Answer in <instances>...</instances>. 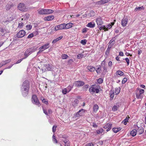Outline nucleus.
Returning a JSON list of instances; mask_svg holds the SVG:
<instances>
[{"label":"nucleus","mask_w":146,"mask_h":146,"mask_svg":"<svg viewBox=\"0 0 146 146\" xmlns=\"http://www.w3.org/2000/svg\"><path fill=\"white\" fill-rule=\"evenodd\" d=\"M67 89L65 88L62 90V92L63 94H66L67 92H68V91L67 90Z\"/></svg>","instance_id":"nucleus-40"},{"label":"nucleus","mask_w":146,"mask_h":146,"mask_svg":"<svg viewBox=\"0 0 146 146\" xmlns=\"http://www.w3.org/2000/svg\"><path fill=\"white\" fill-rule=\"evenodd\" d=\"M68 57V56L66 54H63L62 56V58L63 59H66Z\"/></svg>","instance_id":"nucleus-47"},{"label":"nucleus","mask_w":146,"mask_h":146,"mask_svg":"<svg viewBox=\"0 0 146 146\" xmlns=\"http://www.w3.org/2000/svg\"><path fill=\"white\" fill-rule=\"evenodd\" d=\"M112 130L114 133H116L120 131L121 130V128L120 127L118 128H114L112 129Z\"/></svg>","instance_id":"nucleus-26"},{"label":"nucleus","mask_w":146,"mask_h":146,"mask_svg":"<svg viewBox=\"0 0 146 146\" xmlns=\"http://www.w3.org/2000/svg\"><path fill=\"white\" fill-rule=\"evenodd\" d=\"M23 26V23H19L18 27L19 28H21Z\"/></svg>","instance_id":"nucleus-52"},{"label":"nucleus","mask_w":146,"mask_h":146,"mask_svg":"<svg viewBox=\"0 0 146 146\" xmlns=\"http://www.w3.org/2000/svg\"><path fill=\"white\" fill-rule=\"evenodd\" d=\"M54 18V16L53 15L50 16L45 17L44 18L45 21H50L52 20Z\"/></svg>","instance_id":"nucleus-15"},{"label":"nucleus","mask_w":146,"mask_h":146,"mask_svg":"<svg viewBox=\"0 0 146 146\" xmlns=\"http://www.w3.org/2000/svg\"><path fill=\"white\" fill-rule=\"evenodd\" d=\"M78 100L77 99H75L74 101V102L73 103V105L75 106L76 105V104L78 103Z\"/></svg>","instance_id":"nucleus-39"},{"label":"nucleus","mask_w":146,"mask_h":146,"mask_svg":"<svg viewBox=\"0 0 146 146\" xmlns=\"http://www.w3.org/2000/svg\"><path fill=\"white\" fill-rule=\"evenodd\" d=\"M38 68L40 69V71L41 70L42 73H43L46 71V68H44V66L42 67V68L41 69H40V68L39 67H38Z\"/></svg>","instance_id":"nucleus-44"},{"label":"nucleus","mask_w":146,"mask_h":146,"mask_svg":"<svg viewBox=\"0 0 146 146\" xmlns=\"http://www.w3.org/2000/svg\"><path fill=\"white\" fill-rule=\"evenodd\" d=\"M63 141L65 143V146H70V142L66 140L64 141Z\"/></svg>","instance_id":"nucleus-33"},{"label":"nucleus","mask_w":146,"mask_h":146,"mask_svg":"<svg viewBox=\"0 0 146 146\" xmlns=\"http://www.w3.org/2000/svg\"><path fill=\"white\" fill-rule=\"evenodd\" d=\"M73 87L71 86L70 85L68 86L67 88H66V89H67V90L68 91V92H69L72 89Z\"/></svg>","instance_id":"nucleus-41"},{"label":"nucleus","mask_w":146,"mask_h":146,"mask_svg":"<svg viewBox=\"0 0 146 146\" xmlns=\"http://www.w3.org/2000/svg\"><path fill=\"white\" fill-rule=\"evenodd\" d=\"M29 90V84L28 82L27 81H25L23 83L21 88L22 94L24 96H25L28 94Z\"/></svg>","instance_id":"nucleus-1"},{"label":"nucleus","mask_w":146,"mask_h":146,"mask_svg":"<svg viewBox=\"0 0 146 146\" xmlns=\"http://www.w3.org/2000/svg\"><path fill=\"white\" fill-rule=\"evenodd\" d=\"M85 110L83 109H82L79 110L78 112L76 113L75 114L74 116L75 117H79L83 115L84 114Z\"/></svg>","instance_id":"nucleus-8"},{"label":"nucleus","mask_w":146,"mask_h":146,"mask_svg":"<svg viewBox=\"0 0 146 146\" xmlns=\"http://www.w3.org/2000/svg\"><path fill=\"white\" fill-rule=\"evenodd\" d=\"M64 23L56 25L54 28V30L57 31L58 30L64 29Z\"/></svg>","instance_id":"nucleus-9"},{"label":"nucleus","mask_w":146,"mask_h":146,"mask_svg":"<svg viewBox=\"0 0 146 146\" xmlns=\"http://www.w3.org/2000/svg\"><path fill=\"white\" fill-rule=\"evenodd\" d=\"M45 9H40L38 10V13L40 15H45Z\"/></svg>","instance_id":"nucleus-17"},{"label":"nucleus","mask_w":146,"mask_h":146,"mask_svg":"<svg viewBox=\"0 0 146 146\" xmlns=\"http://www.w3.org/2000/svg\"><path fill=\"white\" fill-rule=\"evenodd\" d=\"M56 126L54 125L52 127V131L54 133L55 132L56 130Z\"/></svg>","instance_id":"nucleus-55"},{"label":"nucleus","mask_w":146,"mask_h":146,"mask_svg":"<svg viewBox=\"0 0 146 146\" xmlns=\"http://www.w3.org/2000/svg\"><path fill=\"white\" fill-rule=\"evenodd\" d=\"M23 17H24V18L25 19H27L29 17V15L28 14H26L24 16H23Z\"/></svg>","instance_id":"nucleus-51"},{"label":"nucleus","mask_w":146,"mask_h":146,"mask_svg":"<svg viewBox=\"0 0 146 146\" xmlns=\"http://www.w3.org/2000/svg\"><path fill=\"white\" fill-rule=\"evenodd\" d=\"M103 131L104 130L103 129H100L99 130H97L96 131V132L97 134H98L102 133L103 132Z\"/></svg>","instance_id":"nucleus-30"},{"label":"nucleus","mask_w":146,"mask_h":146,"mask_svg":"<svg viewBox=\"0 0 146 146\" xmlns=\"http://www.w3.org/2000/svg\"><path fill=\"white\" fill-rule=\"evenodd\" d=\"M94 111H96L98 109V106L96 105H95L93 107Z\"/></svg>","instance_id":"nucleus-34"},{"label":"nucleus","mask_w":146,"mask_h":146,"mask_svg":"<svg viewBox=\"0 0 146 146\" xmlns=\"http://www.w3.org/2000/svg\"><path fill=\"white\" fill-rule=\"evenodd\" d=\"M128 19L127 18H124L121 21V24L122 26L124 27L126 26L127 23Z\"/></svg>","instance_id":"nucleus-13"},{"label":"nucleus","mask_w":146,"mask_h":146,"mask_svg":"<svg viewBox=\"0 0 146 146\" xmlns=\"http://www.w3.org/2000/svg\"><path fill=\"white\" fill-rule=\"evenodd\" d=\"M84 82L82 81H78L75 82L74 84L77 87H80L83 86L84 84Z\"/></svg>","instance_id":"nucleus-11"},{"label":"nucleus","mask_w":146,"mask_h":146,"mask_svg":"<svg viewBox=\"0 0 146 146\" xmlns=\"http://www.w3.org/2000/svg\"><path fill=\"white\" fill-rule=\"evenodd\" d=\"M18 8L19 10L23 11H26L27 10L25 5L23 3H20L18 5Z\"/></svg>","instance_id":"nucleus-5"},{"label":"nucleus","mask_w":146,"mask_h":146,"mask_svg":"<svg viewBox=\"0 0 146 146\" xmlns=\"http://www.w3.org/2000/svg\"><path fill=\"white\" fill-rule=\"evenodd\" d=\"M32 28V26L30 25H27L26 26V28L28 30H31Z\"/></svg>","instance_id":"nucleus-46"},{"label":"nucleus","mask_w":146,"mask_h":146,"mask_svg":"<svg viewBox=\"0 0 146 146\" xmlns=\"http://www.w3.org/2000/svg\"><path fill=\"white\" fill-rule=\"evenodd\" d=\"M114 41V40L112 39L109 42L110 44L113 45L114 44V42H113Z\"/></svg>","instance_id":"nucleus-63"},{"label":"nucleus","mask_w":146,"mask_h":146,"mask_svg":"<svg viewBox=\"0 0 146 146\" xmlns=\"http://www.w3.org/2000/svg\"><path fill=\"white\" fill-rule=\"evenodd\" d=\"M129 117H127L126 118L122 121V123H123L125 125H126L127 122H128V121Z\"/></svg>","instance_id":"nucleus-25"},{"label":"nucleus","mask_w":146,"mask_h":146,"mask_svg":"<svg viewBox=\"0 0 146 146\" xmlns=\"http://www.w3.org/2000/svg\"><path fill=\"white\" fill-rule=\"evenodd\" d=\"M126 62H127V65H128L129 64V60L128 58H126L125 59Z\"/></svg>","instance_id":"nucleus-60"},{"label":"nucleus","mask_w":146,"mask_h":146,"mask_svg":"<svg viewBox=\"0 0 146 146\" xmlns=\"http://www.w3.org/2000/svg\"><path fill=\"white\" fill-rule=\"evenodd\" d=\"M114 93L113 91L111 90L110 92V94L111 98H113L114 97Z\"/></svg>","instance_id":"nucleus-35"},{"label":"nucleus","mask_w":146,"mask_h":146,"mask_svg":"<svg viewBox=\"0 0 146 146\" xmlns=\"http://www.w3.org/2000/svg\"><path fill=\"white\" fill-rule=\"evenodd\" d=\"M103 29H105L104 31H106V27L105 25L102 26L100 27H99V29L100 30H102Z\"/></svg>","instance_id":"nucleus-45"},{"label":"nucleus","mask_w":146,"mask_h":146,"mask_svg":"<svg viewBox=\"0 0 146 146\" xmlns=\"http://www.w3.org/2000/svg\"><path fill=\"white\" fill-rule=\"evenodd\" d=\"M88 70L91 72L94 71L95 70V68L92 66H88Z\"/></svg>","instance_id":"nucleus-27"},{"label":"nucleus","mask_w":146,"mask_h":146,"mask_svg":"<svg viewBox=\"0 0 146 146\" xmlns=\"http://www.w3.org/2000/svg\"><path fill=\"white\" fill-rule=\"evenodd\" d=\"M94 144L93 143H89L86 144L85 146H93Z\"/></svg>","instance_id":"nucleus-49"},{"label":"nucleus","mask_w":146,"mask_h":146,"mask_svg":"<svg viewBox=\"0 0 146 146\" xmlns=\"http://www.w3.org/2000/svg\"><path fill=\"white\" fill-rule=\"evenodd\" d=\"M87 40L86 39H84V40H82L81 41V43L83 44V45H85L86 44L87 42Z\"/></svg>","instance_id":"nucleus-42"},{"label":"nucleus","mask_w":146,"mask_h":146,"mask_svg":"<svg viewBox=\"0 0 146 146\" xmlns=\"http://www.w3.org/2000/svg\"><path fill=\"white\" fill-rule=\"evenodd\" d=\"M95 19L98 25H102L103 23L102 19L101 17H98Z\"/></svg>","instance_id":"nucleus-10"},{"label":"nucleus","mask_w":146,"mask_h":146,"mask_svg":"<svg viewBox=\"0 0 146 146\" xmlns=\"http://www.w3.org/2000/svg\"><path fill=\"white\" fill-rule=\"evenodd\" d=\"M11 6L10 5H7L6 6V9L7 10H9L10 9V8H11Z\"/></svg>","instance_id":"nucleus-59"},{"label":"nucleus","mask_w":146,"mask_h":146,"mask_svg":"<svg viewBox=\"0 0 146 146\" xmlns=\"http://www.w3.org/2000/svg\"><path fill=\"white\" fill-rule=\"evenodd\" d=\"M34 36V35L32 33H31V34H29L27 38H31L33 37Z\"/></svg>","instance_id":"nucleus-62"},{"label":"nucleus","mask_w":146,"mask_h":146,"mask_svg":"<svg viewBox=\"0 0 146 146\" xmlns=\"http://www.w3.org/2000/svg\"><path fill=\"white\" fill-rule=\"evenodd\" d=\"M119 108V106L114 105L112 108V110L114 111H115L117 110Z\"/></svg>","instance_id":"nucleus-36"},{"label":"nucleus","mask_w":146,"mask_h":146,"mask_svg":"<svg viewBox=\"0 0 146 146\" xmlns=\"http://www.w3.org/2000/svg\"><path fill=\"white\" fill-rule=\"evenodd\" d=\"M46 14H48L52 13L54 12V11L50 9H45Z\"/></svg>","instance_id":"nucleus-23"},{"label":"nucleus","mask_w":146,"mask_h":146,"mask_svg":"<svg viewBox=\"0 0 146 146\" xmlns=\"http://www.w3.org/2000/svg\"><path fill=\"white\" fill-rule=\"evenodd\" d=\"M124 74V73L120 70L117 71L115 73V75L116 76L118 75L122 76Z\"/></svg>","instance_id":"nucleus-24"},{"label":"nucleus","mask_w":146,"mask_h":146,"mask_svg":"<svg viewBox=\"0 0 146 146\" xmlns=\"http://www.w3.org/2000/svg\"><path fill=\"white\" fill-rule=\"evenodd\" d=\"M106 31H108V29H109L112 27V25L110 24H108L107 26H106Z\"/></svg>","instance_id":"nucleus-37"},{"label":"nucleus","mask_w":146,"mask_h":146,"mask_svg":"<svg viewBox=\"0 0 146 146\" xmlns=\"http://www.w3.org/2000/svg\"><path fill=\"white\" fill-rule=\"evenodd\" d=\"M49 43H47L39 48L40 50L37 53V54L41 53L44 50L48 48L49 47Z\"/></svg>","instance_id":"nucleus-4"},{"label":"nucleus","mask_w":146,"mask_h":146,"mask_svg":"<svg viewBox=\"0 0 146 146\" xmlns=\"http://www.w3.org/2000/svg\"><path fill=\"white\" fill-rule=\"evenodd\" d=\"M52 140L54 143H57V141L54 135L52 136Z\"/></svg>","instance_id":"nucleus-48"},{"label":"nucleus","mask_w":146,"mask_h":146,"mask_svg":"<svg viewBox=\"0 0 146 146\" xmlns=\"http://www.w3.org/2000/svg\"><path fill=\"white\" fill-rule=\"evenodd\" d=\"M28 50H31V53L32 52L35 51L36 50V49L35 48H31L28 49Z\"/></svg>","instance_id":"nucleus-54"},{"label":"nucleus","mask_w":146,"mask_h":146,"mask_svg":"<svg viewBox=\"0 0 146 146\" xmlns=\"http://www.w3.org/2000/svg\"><path fill=\"white\" fill-rule=\"evenodd\" d=\"M32 101L33 103L35 104L38 105L39 104V102L36 96L33 95L32 97Z\"/></svg>","instance_id":"nucleus-7"},{"label":"nucleus","mask_w":146,"mask_h":146,"mask_svg":"<svg viewBox=\"0 0 146 146\" xmlns=\"http://www.w3.org/2000/svg\"><path fill=\"white\" fill-rule=\"evenodd\" d=\"M44 68H45L46 70H51L52 69L51 66L49 64H46L44 65Z\"/></svg>","instance_id":"nucleus-21"},{"label":"nucleus","mask_w":146,"mask_h":146,"mask_svg":"<svg viewBox=\"0 0 146 146\" xmlns=\"http://www.w3.org/2000/svg\"><path fill=\"white\" fill-rule=\"evenodd\" d=\"M95 24L94 22L89 23L86 25V27L90 28H93L95 27Z\"/></svg>","instance_id":"nucleus-16"},{"label":"nucleus","mask_w":146,"mask_h":146,"mask_svg":"<svg viewBox=\"0 0 146 146\" xmlns=\"http://www.w3.org/2000/svg\"><path fill=\"white\" fill-rule=\"evenodd\" d=\"M88 29L87 28H84L82 29V32L83 33H86Z\"/></svg>","instance_id":"nucleus-56"},{"label":"nucleus","mask_w":146,"mask_h":146,"mask_svg":"<svg viewBox=\"0 0 146 146\" xmlns=\"http://www.w3.org/2000/svg\"><path fill=\"white\" fill-rule=\"evenodd\" d=\"M41 99L42 100V101L43 103L46 104H48V101H47L45 99H42V98H41Z\"/></svg>","instance_id":"nucleus-50"},{"label":"nucleus","mask_w":146,"mask_h":146,"mask_svg":"<svg viewBox=\"0 0 146 146\" xmlns=\"http://www.w3.org/2000/svg\"><path fill=\"white\" fill-rule=\"evenodd\" d=\"M84 56V55L82 54H78L77 56V58L78 59H80L83 58Z\"/></svg>","instance_id":"nucleus-43"},{"label":"nucleus","mask_w":146,"mask_h":146,"mask_svg":"<svg viewBox=\"0 0 146 146\" xmlns=\"http://www.w3.org/2000/svg\"><path fill=\"white\" fill-rule=\"evenodd\" d=\"M101 71V69L100 67H98L96 70V71L98 73H100Z\"/></svg>","instance_id":"nucleus-53"},{"label":"nucleus","mask_w":146,"mask_h":146,"mask_svg":"<svg viewBox=\"0 0 146 146\" xmlns=\"http://www.w3.org/2000/svg\"><path fill=\"white\" fill-rule=\"evenodd\" d=\"M9 32V31L5 29H3L1 31V35L2 36L5 35L7 33Z\"/></svg>","instance_id":"nucleus-14"},{"label":"nucleus","mask_w":146,"mask_h":146,"mask_svg":"<svg viewBox=\"0 0 146 146\" xmlns=\"http://www.w3.org/2000/svg\"><path fill=\"white\" fill-rule=\"evenodd\" d=\"M112 65V63L111 61H110L108 63V66H109L111 67Z\"/></svg>","instance_id":"nucleus-64"},{"label":"nucleus","mask_w":146,"mask_h":146,"mask_svg":"<svg viewBox=\"0 0 146 146\" xmlns=\"http://www.w3.org/2000/svg\"><path fill=\"white\" fill-rule=\"evenodd\" d=\"M64 23V29H69L72 27L73 25V24L72 23H69L67 24Z\"/></svg>","instance_id":"nucleus-12"},{"label":"nucleus","mask_w":146,"mask_h":146,"mask_svg":"<svg viewBox=\"0 0 146 146\" xmlns=\"http://www.w3.org/2000/svg\"><path fill=\"white\" fill-rule=\"evenodd\" d=\"M109 0H102L97 2V3L99 5L104 4L108 2Z\"/></svg>","instance_id":"nucleus-19"},{"label":"nucleus","mask_w":146,"mask_h":146,"mask_svg":"<svg viewBox=\"0 0 146 146\" xmlns=\"http://www.w3.org/2000/svg\"><path fill=\"white\" fill-rule=\"evenodd\" d=\"M26 34L25 31L23 30L20 31L17 34V36L19 38L23 37Z\"/></svg>","instance_id":"nucleus-6"},{"label":"nucleus","mask_w":146,"mask_h":146,"mask_svg":"<svg viewBox=\"0 0 146 146\" xmlns=\"http://www.w3.org/2000/svg\"><path fill=\"white\" fill-rule=\"evenodd\" d=\"M62 36H61L60 37H59L57 38L56 39H55L53 40L52 42V43H56V42L58 41L59 40H60L61 39H62Z\"/></svg>","instance_id":"nucleus-29"},{"label":"nucleus","mask_w":146,"mask_h":146,"mask_svg":"<svg viewBox=\"0 0 146 146\" xmlns=\"http://www.w3.org/2000/svg\"><path fill=\"white\" fill-rule=\"evenodd\" d=\"M144 90L141 88L137 89V92L136 93V97L137 99H141L143 98V96L141 94L144 93Z\"/></svg>","instance_id":"nucleus-3"},{"label":"nucleus","mask_w":146,"mask_h":146,"mask_svg":"<svg viewBox=\"0 0 146 146\" xmlns=\"http://www.w3.org/2000/svg\"><path fill=\"white\" fill-rule=\"evenodd\" d=\"M112 126V124H110L109 123H108L105 125L104 127V128L105 129H107L109 127Z\"/></svg>","instance_id":"nucleus-32"},{"label":"nucleus","mask_w":146,"mask_h":146,"mask_svg":"<svg viewBox=\"0 0 146 146\" xmlns=\"http://www.w3.org/2000/svg\"><path fill=\"white\" fill-rule=\"evenodd\" d=\"M144 9V8L143 6L138 7H136L135 9V11H140L141 10H143Z\"/></svg>","instance_id":"nucleus-38"},{"label":"nucleus","mask_w":146,"mask_h":146,"mask_svg":"<svg viewBox=\"0 0 146 146\" xmlns=\"http://www.w3.org/2000/svg\"><path fill=\"white\" fill-rule=\"evenodd\" d=\"M10 61V60H6L5 61H2L1 62V63L2 64V66H3L4 65H5V64L9 62Z\"/></svg>","instance_id":"nucleus-31"},{"label":"nucleus","mask_w":146,"mask_h":146,"mask_svg":"<svg viewBox=\"0 0 146 146\" xmlns=\"http://www.w3.org/2000/svg\"><path fill=\"white\" fill-rule=\"evenodd\" d=\"M127 79L126 78H125L123 79V80L122 81V82L123 84L125 83V82H127Z\"/></svg>","instance_id":"nucleus-58"},{"label":"nucleus","mask_w":146,"mask_h":146,"mask_svg":"<svg viewBox=\"0 0 146 146\" xmlns=\"http://www.w3.org/2000/svg\"><path fill=\"white\" fill-rule=\"evenodd\" d=\"M137 132V130L135 129H134L131 131L130 134L131 135L134 137L136 135Z\"/></svg>","instance_id":"nucleus-22"},{"label":"nucleus","mask_w":146,"mask_h":146,"mask_svg":"<svg viewBox=\"0 0 146 146\" xmlns=\"http://www.w3.org/2000/svg\"><path fill=\"white\" fill-rule=\"evenodd\" d=\"M120 89L119 88H116L114 91V94L115 95H117L120 92Z\"/></svg>","instance_id":"nucleus-28"},{"label":"nucleus","mask_w":146,"mask_h":146,"mask_svg":"<svg viewBox=\"0 0 146 146\" xmlns=\"http://www.w3.org/2000/svg\"><path fill=\"white\" fill-rule=\"evenodd\" d=\"M137 133L139 134H141L142 133L144 132V129L143 127H141L139 128L137 131Z\"/></svg>","instance_id":"nucleus-20"},{"label":"nucleus","mask_w":146,"mask_h":146,"mask_svg":"<svg viewBox=\"0 0 146 146\" xmlns=\"http://www.w3.org/2000/svg\"><path fill=\"white\" fill-rule=\"evenodd\" d=\"M98 82L99 83H102L103 82V80L102 79L100 78L98 80Z\"/></svg>","instance_id":"nucleus-57"},{"label":"nucleus","mask_w":146,"mask_h":146,"mask_svg":"<svg viewBox=\"0 0 146 146\" xmlns=\"http://www.w3.org/2000/svg\"><path fill=\"white\" fill-rule=\"evenodd\" d=\"M31 50H27L25 52L24 56H25V57L23 58L24 59L26 58L28 56L31 54Z\"/></svg>","instance_id":"nucleus-18"},{"label":"nucleus","mask_w":146,"mask_h":146,"mask_svg":"<svg viewBox=\"0 0 146 146\" xmlns=\"http://www.w3.org/2000/svg\"><path fill=\"white\" fill-rule=\"evenodd\" d=\"M99 86L97 85H92L89 88V90L90 92H96L98 93L99 92Z\"/></svg>","instance_id":"nucleus-2"},{"label":"nucleus","mask_w":146,"mask_h":146,"mask_svg":"<svg viewBox=\"0 0 146 146\" xmlns=\"http://www.w3.org/2000/svg\"><path fill=\"white\" fill-rule=\"evenodd\" d=\"M32 33L34 36H35L38 35V32L37 31H35Z\"/></svg>","instance_id":"nucleus-61"}]
</instances>
